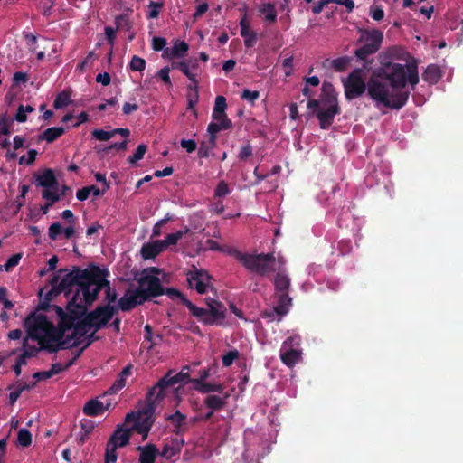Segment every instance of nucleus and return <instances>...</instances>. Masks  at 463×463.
<instances>
[{
  "label": "nucleus",
  "instance_id": "obj_46",
  "mask_svg": "<svg viewBox=\"0 0 463 463\" xmlns=\"http://www.w3.org/2000/svg\"><path fill=\"white\" fill-rule=\"evenodd\" d=\"M17 441L22 447H28L32 443V434L27 429H21L18 431Z\"/></svg>",
  "mask_w": 463,
  "mask_h": 463
},
{
  "label": "nucleus",
  "instance_id": "obj_49",
  "mask_svg": "<svg viewBox=\"0 0 463 463\" xmlns=\"http://www.w3.org/2000/svg\"><path fill=\"white\" fill-rule=\"evenodd\" d=\"M62 232L63 229L61 222H56L49 227L48 236L52 241H56Z\"/></svg>",
  "mask_w": 463,
  "mask_h": 463
},
{
  "label": "nucleus",
  "instance_id": "obj_25",
  "mask_svg": "<svg viewBox=\"0 0 463 463\" xmlns=\"http://www.w3.org/2000/svg\"><path fill=\"white\" fill-rule=\"evenodd\" d=\"M278 298L277 305L274 307V312L279 317L287 315L289 307L292 306V298L288 292L276 293Z\"/></svg>",
  "mask_w": 463,
  "mask_h": 463
},
{
  "label": "nucleus",
  "instance_id": "obj_36",
  "mask_svg": "<svg viewBox=\"0 0 463 463\" xmlns=\"http://www.w3.org/2000/svg\"><path fill=\"white\" fill-rule=\"evenodd\" d=\"M259 12L265 15L264 19L266 22L273 24L277 21V12L274 4L264 3L260 5Z\"/></svg>",
  "mask_w": 463,
  "mask_h": 463
},
{
  "label": "nucleus",
  "instance_id": "obj_29",
  "mask_svg": "<svg viewBox=\"0 0 463 463\" xmlns=\"http://www.w3.org/2000/svg\"><path fill=\"white\" fill-rule=\"evenodd\" d=\"M165 250L162 241H156L152 243H146L142 246L141 254L145 260L153 259L159 253Z\"/></svg>",
  "mask_w": 463,
  "mask_h": 463
},
{
  "label": "nucleus",
  "instance_id": "obj_24",
  "mask_svg": "<svg viewBox=\"0 0 463 463\" xmlns=\"http://www.w3.org/2000/svg\"><path fill=\"white\" fill-rule=\"evenodd\" d=\"M137 450L140 452L138 458L139 463H155L156 456L160 454L156 446L151 443L145 446H138Z\"/></svg>",
  "mask_w": 463,
  "mask_h": 463
},
{
  "label": "nucleus",
  "instance_id": "obj_2",
  "mask_svg": "<svg viewBox=\"0 0 463 463\" xmlns=\"http://www.w3.org/2000/svg\"><path fill=\"white\" fill-rule=\"evenodd\" d=\"M24 326L28 337L36 340L41 349L50 354L78 346V342H73L69 346L68 341H63L66 330L59 324L55 326L44 315L28 317L24 321Z\"/></svg>",
  "mask_w": 463,
  "mask_h": 463
},
{
  "label": "nucleus",
  "instance_id": "obj_16",
  "mask_svg": "<svg viewBox=\"0 0 463 463\" xmlns=\"http://www.w3.org/2000/svg\"><path fill=\"white\" fill-rule=\"evenodd\" d=\"M158 392L159 387H156V384H155L148 390L145 404L137 412H140V415L145 417L155 418L154 414L157 404L165 399V397H158Z\"/></svg>",
  "mask_w": 463,
  "mask_h": 463
},
{
  "label": "nucleus",
  "instance_id": "obj_38",
  "mask_svg": "<svg viewBox=\"0 0 463 463\" xmlns=\"http://www.w3.org/2000/svg\"><path fill=\"white\" fill-rule=\"evenodd\" d=\"M216 137L209 136L207 141H202L198 149V156L201 158H207L211 151L216 146Z\"/></svg>",
  "mask_w": 463,
  "mask_h": 463
},
{
  "label": "nucleus",
  "instance_id": "obj_40",
  "mask_svg": "<svg viewBox=\"0 0 463 463\" xmlns=\"http://www.w3.org/2000/svg\"><path fill=\"white\" fill-rule=\"evenodd\" d=\"M88 317L84 315L78 320L75 326L72 327L73 333L77 335L78 339L84 336L90 328L93 327L91 324H87Z\"/></svg>",
  "mask_w": 463,
  "mask_h": 463
},
{
  "label": "nucleus",
  "instance_id": "obj_33",
  "mask_svg": "<svg viewBox=\"0 0 463 463\" xmlns=\"http://www.w3.org/2000/svg\"><path fill=\"white\" fill-rule=\"evenodd\" d=\"M440 78V70L436 64L428 65L422 73V80L429 84H436Z\"/></svg>",
  "mask_w": 463,
  "mask_h": 463
},
{
  "label": "nucleus",
  "instance_id": "obj_52",
  "mask_svg": "<svg viewBox=\"0 0 463 463\" xmlns=\"http://www.w3.org/2000/svg\"><path fill=\"white\" fill-rule=\"evenodd\" d=\"M126 385V381L118 375L117 379L113 383V384L109 388V390L105 392V394H116L119 391H121Z\"/></svg>",
  "mask_w": 463,
  "mask_h": 463
},
{
  "label": "nucleus",
  "instance_id": "obj_55",
  "mask_svg": "<svg viewBox=\"0 0 463 463\" xmlns=\"http://www.w3.org/2000/svg\"><path fill=\"white\" fill-rule=\"evenodd\" d=\"M23 346L24 348L23 354H24L25 357L27 358H32V357H34L37 355L38 352L41 349V346L39 348H37L36 346H33V345H28V338H25L23 342Z\"/></svg>",
  "mask_w": 463,
  "mask_h": 463
},
{
  "label": "nucleus",
  "instance_id": "obj_22",
  "mask_svg": "<svg viewBox=\"0 0 463 463\" xmlns=\"http://www.w3.org/2000/svg\"><path fill=\"white\" fill-rule=\"evenodd\" d=\"M185 444L184 438H173L170 443L165 444L160 452L161 457L170 459L181 452L183 446Z\"/></svg>",
  "mask_w": 463,
  "mask_h": 463
},
{
  "label": "nucleus",
  "instance_id": "obj_17",
  "mask_svg": "<svg viewBox=\"0 0 463 463\" xmlns=\"http://www.w3.org/2000/svg\"><path fill=\"white\" fill-rule=\"evenodd\" d=\"M165 420L171 423L172 432L178 438H183V436L191 428V422L188 421L186 415L182 413L179 410H176L174 413L167 415L165 417Z\"/></svg>",
  "mask_w": 463,
  "mask_h": 463
},
{
  "label": "nucleus",
  "instance_id": "obj_51",
  "mask_svg": "<svg viewBox=\"0 0 463 463\" xmlns=\"http://www.w3.org/2000/svg\"><path fill=\"white\" fill-rule=\"evenodd\" d=\"M231 193L228 184L225 181H220L215 187L214 196L218 198L225 197Z\"/></svg>",
  "mask_w": 463,
  "mask_h": 463
},
{
  "label": "nucleus",
  "instance_id": "obj_37",
  "mask_svg": "<svg viewBox=\"0 0 463 463\" xmlns=\"http://www.w3.org/2000/svg\"><path fill=\"white\" fill-rule=\"evenodd\" d=\"M190 232V228L185 227L184 230H180L177 231L176 232L166 235L165 238L162 240V242L165 245V250L171 245H176L178 241L181 240L184 235L188 234Z\"/></svg>",
  "mask_w": 463,
  "mask_h": 463
},
{
  "label": "nucleus",
  "instance_id": "obj_43",
  "mask_svg": "<svg viewBox=\"0 0 463 463\" xmlns=\"http://www.w3.org/2000/svg\"><path fill=\"white\" fill-rule=\"evenodd\" d=\"M71 103V94L65 90L59 93L53 102V107L56 109H63Z\"/></svg>",
  "mask_w": 463,
  "mask_h": 463
},
{
  "label": "nucleus",
  "instance_id": "obj_7",
  "mask_svg": "<svg viewBox=\"0 0 463 463\" xmlns=\"http://www.w3.org/2000/svg\"><path fill=\"white\" fill-rule=\"evenodd\" d=\"M78 298L79 292H75L67 303V312H65L62 307L54 306L56 314L60 318L58 324L66 331L72 329L78 320L81 318L87 311V305L78 303Z\"/></svg>",
  "mask_w": 463,
  "mask_h": 463
},
{
  "label": "nucleus",
  "instance_id": "obj_23",
  "mask_svg": "<svg viewBox=\"0 0 463 463\" xmlns=\"http://www.w3.org/2000/svg\"><path fill=\"white\" fill-rule=\"evenodd\" d=\"M132 432L131 428L125 429L123 425H118L109 440H112L118 448H123L129 443Z\"/></svg>",
  "mask_w": 463,
  "mask_h": 463
},
{
  "label": "nucleus",
  "instance_id": "obj_34",
  "mask_svg": "<svg viewBox=\"0 0 463 463\" xmlns=\"http://www.w3.org/2000/svg\"><path fill=\"white\" fill-rule=\"evenodd\" d=\"M290 278L284 272H278L274 279L276 293L288 292Z\"/></svg>",
  "mask_w": 463,
  "mask_h": 463
},
{
  "label": "nucleus",
  "instance_id": "obj_8",
  "mask_svg": "<svg viewBox=\"0 0 463 463\" xmlns=\"http://www.w3.org/2000/svg\"><path fill=\"white\" fill-rule=\"evenodd\" d=\"M275 260L274 253H247L242 265L249 271L264 277L275 270Z\"/></svg>",
  "mask_w": 463,
  "mask_h": 463
},
{
  "label": "nucleus",
  "instance_id": "obj_3",
  "mask_svg": "<svg viewBox=\"0 0 463 463\" xmlns=\"http://www.w3.org/2000/svg\"><path fill=\"white\" fill-rule=\"evenodd\" d=\"M310 113L316 115L322 129H328L336 115L341 113L337 94L330 82L322 85L319 99H308L307 104Z\"/></svg>",
  "mask_w": 463,
  "mask_h": 463
},
{
  "label": "nucleus",
  "instance_id": "obj_56",
  "mask_svg": "<svg viewBox=\"0 0 463 463\" xmlns=\"http://www.w3.org/2000/svg\"><path fill=\"white\" fill-rule=\"evenodd\" d=\"M21 258L22 254L20 253L12 255L4 265L5 270L6 272L11 271L14 267H16L19 264Z\"/></svg>",
  "mask_w": 463,
  "mask_h": 463
},
{
  "label": "nucleus",
  "instance_id": "obj_64",
  "mask_svg": "<svg viewBox=\"0 0 463 463\" xmlns=\"http://www.w3.org/2000/svg\"><path fill=\"white\" fill-rule=\"evenodd\" d=\"M199 378H193L190 383L194 386H199V383H205V380L210 376V368H204L199 372Z\"/></svg>",
  "mask_w": 463,
  "mask_h": 463
},
{
  "label": "nucleus",
  "instance_id": "obj_62",
  "mask_svg": "<svg viewBox=\"0 0 463 463\" xmlns=\"http://www.w3.org/2000/svg\"><path fill=\"white\" fill-rule=\"evenodd\" d=\"M171 220V216H169L168 214L164 218V219H161L159 220L153 227V230H152V236L153 237H158L161 235V228L168 222Z\"/></svg>",
  "mask_w": 463,
  "mask_h": 463
},
{
  "label": "nucleus",
  "instance_id": "obj_45",
  "mask_svg": "<svg viewBox=\"0 0 463 463\" xmlns=\"http://www.w3.org/2000/svg\"><path fill=\"white\" fill-rule=\"evenodd\" d=\"M351 58L347 56L339 57L331 61V67L336 71H344L348 67Z\"/></svg>",
  "mask_w": 463,
  "mask_h": 463
},
{
  "label": "nucleus",
  "instance_id": "obj_15",
  "mask_svg": "<svg viewBox=\"0 0 463 463\" xmlns=\"http://www.w3.org/2000/svg\"><path fill=\"white\" fill-rule=\"evenodd\" d=\"M189 374L183 373L181 371L173 374V371H168L159 381L156 383L159 387L158 397H165L168 388L174 387L176 383H190Z\"/></svg>",
  "mask_w": 463,
  "mask_h": 463
},
{
  "label": "nucleus",
  "instance_id": "obj_63",
  "mask_svg": "<svg viewBox=\"0 0 463 463\" xmlns=\"http://www.w3.org/2000/svg\"><path fill=\"white\" fill-rule=\"evenodd\" d=\"M81 429L84 430V434L80 437V441L83 443L86 438L92 432L94 424L91 420H85L81 422Z\"/></svg>",
  "mask_w": 463,
  "mask_h": 463
},
{
  "label": "nucleus",
  "instance_id": "obj_32",
  "mask_svg": "<svg viewBox=\"0 0 463 463\" xmlns=\"http://www.w3.org/2000/svg\"><path fill=\"white\" fill-rule=\"evenodd\" d=\"M65 132L63 127H51L38 136V141L45 140L47 143H53Z\"/></svg>",
  "mask_w": 463,
  "mask_h": 463
},
{
  "label": "nucleus",
  "instance_id": "obj_10",
  "mask_svg": "<svg viewBox=\"0 0 463 463\" xmlns=\"http://www.w3.org/2000/svg\"><path fill=\"white\" fill-rule=\"evenodd\" d=\"M363 76V69H354L344 80L345 96L347 100L361 97L367 90V83Z\"/></svg>",
  "mask_w": 463,
  "mask_h": 463
},
{
  "label": "nucleus",
  "instance_id": "obj_47",
  "mask_svg": "<svg viewBox=\"0 0 463 463\" xmlns=\"http://www.w3.org/2000/svg\"><path fill=\"white\" fill-rule=\"evenodd\" d=\"M146 60L137 56L134 55L129 62V68L133 71H143L146 68Z\"/></svg>",
  "mask_w": 463,
  "mask_h": 463
},
{
  "label": "nucleus",
  "instance_id": "obj_57",
  "mask_svg": "<svg viewBox=\"0 0 463 463\" xmlns=\"http://www.w3.org/2000/svg\"><path fill=\"white\" fill-rule=\"evenodd\" d=\"M92 137L99 141H107L113 137V133L112 131L95 129L92 131Z\"/></svg>",
  "mask_w": 463,
  "mask_h": 463
},
{
  "label": "nucleus",
  "instance_id": "obj_20",
  "mask_svg": "<svg viewBox=\"0 0 463 463\" xmlns=\"http://www.w3.org/2000/svg\"><path fill=\"white\" fill-rule=\"evenodd\" d=\"M241 36L244 38V44L247 48H251L257 42V33L250 29V23L247 18L246 13L240 20Z\"/></svg>",
  "mask_w": 463,
  "mask_h": 463
},
{
  "label": "nucleus",
  "instance_id": "obj_59",
  "mask_svg": "<svg viewBox=\"0 0 463 463\" xmlns=\"http://www.w3.org/2000/svg\"><path fill=\"white\" fill-rule=\"evenodd\" d=\"M241 98L247 101L253 103L260 98V92L258 90H250L248 89L243 90Z\"/></svg>",
  "mask_w": 463,
  "mask_h": 463
},
{
  "label": "nucleus",
  "instance_id": "obj_6",
  "mask_svg": "<svg viewBox=\"0 0 463 463\" xmlns=\"http://www.w3.org/2000/svg\"><path fill=\"white\" fill-rule=\"evenodd\" d=\"M361 35L357 41V44H362L354 52L355 57L364 62V68H367V64L371 63L368 61V57L376 53L381 48L383 33L378 29L373 30H360Z\"/></svg>",
  "mask_w": 463,
  "mask_h": 463
},
{
  "label": "nucleus",
  "instance_id": "obj_48",
  "mask_svg": "<svg viewBox=\"0 0 463 463\" xmlns=\"http://www.w3.org/2000/svg\"><path fill=\"white\" fill-rule=\"evenodd\" d=\"M147 150V146L145 144L138 145L133 156H130L128 158V163L136 164L137 161L141 160L144 157Z\"/></svg>",
  "mask_w": 463,
  "mask_h": 463
},
{
  "label": "nucleus",
  "instance_id": "obj_39",
  "mask_svg": "<svg viewBox=\"0 0 463 463\" xmlns=\"http://www.w3.org/2000/svg\"><path fill=\"white\" fill-rule=\"evenodd\" d=\"M194 390L201 393L222 392L224 386L222 383H199V386H194Z\"/></svg>",
  "mask_w": 463,
  "mask_h": 463
},
{
  "label": "nucleus",
  "instance_id": "obj_12",
  "mask_svg": "<svg viewBox=\"0 0 463 463\" xmlns=\"http://www.w3.org/2000/svg\"><path fill=\"white\" fill-rule=\"evenodd\" d=\"M137 290L146 297V301L149 298H156L165 294V289L158 277L152 275H143L138 279Z\"/></svg>",
  "mask_w": 463,
  "mask_h": 463
},
{
  "label": "nucleus",
  "instance_id": "obj_35",
  "mask_svg": "<svg viewBox=\"0 0 463 463\" xmlns=\"http://www.w3.org/2000/svg\"><path fill=\"white\" fill-rule=\"evenodd\" d=\"M227 108L226 99L223 96H217L215 99L214 108L212 118L214 120H219L221 118H228L225 109Z\"/></svg>",
  "mask_w": 463,
  "mask_h": 463
},
{
  "label": "nucleus",
  "instance_id": "obj_61",
  "mask_svg": "<svg viewBox=\"0 0 463 463\" xmlns=\"http://www.w3.org/2000/svg\"><path fill=\"white\" fill-rule=\"evenodd\" d=\"M370 15L375 21H381L384 17V11L380 5H372L370 8Z\"/></svg>",
  "mask_w": 463,
  "mask_h": 463
},
{
  "label": "nucleus",
  "instance_id": "obj_42",
  "mask_svg": "<svg viewBox=\"0 0 463 463\" xmlns=\"http://www.w3.org/2000/svg\"><path fill=\"white\" fill-rule=\"evenodd\" d=\"M118 447L112 440H108L105 451V463H115L118 458L117 449Z\"/></svg>",
  "mask_w": 463,
  "mask_h": 463
},
{
  "label": "nucleus",
  "instance_id": "obj_30",
  "mask_svg": "<svg viewBox=\"0 0 463 463\" xmlns=\"http://www.w3.org/2000/svg\"><path fill=\"white\" fill-rule=\"evenodd\" d=\"M229 394L225 393L223 397H220L218 395L214 394H209L204 399V405L209 409L213 411H221L223 409L227 403V399L229 398Z\"/></svg>",
  "mask_w": 463,
  "mask_h": 463
},
{
  "label": "nucleus",
  "instance_id": "obj_11",
  "mask_svg": "<svg viewBox=\"0 0 463 463\" xmlns=\"http://www.w3.org/2000/svg\"><path fill=\"white\" fill-rule=\"evenodd\" d=\"M154 422L155 418L145 417L140 415V412L130 411L125 417V424H132L130 427L132 431L142 435L143 440L147 439Z\"/></svg>",
  "mask_w": 463,
  "mask_h": 463
},
{
  "label": "nucleus",
  "instance_id": "obj_21",
  "mask_svg": "<svg viewBox=\"0 0 463 463\" xmlns=\"http://www.w3.org/2000/svg\"><path fill=\"white\" fill-rule=\"evenodd\" d=\"M58 280H59V274L54 275L50 284L52 288L46 292L45 296L43 298V301L39 305V308L44 311H47L50 307V302L59 296L61 293H62V290H60V288L58 286Z\"/></svg>",
  "mask_w": 463,
  "mask_h": 463
},
{
  "label": "nucleus",
  "instance_id": "obj_19",
  "mask_svg": "<svg viewBox=\"0 0 463 463\" xmlns=\"http://www.w3.org/2000/svg\"><path fill=\"white\" fill-rule=\"evenodd\" d=\"M88 317L87 324H91L95 328V332L105 327L110 321L109 317H107L106 309L103 305L98 306L94 310L85 313Z\"/></svg>",
  "mask_w": 463,
  "mask_h": 463
},
{
  "label": "nucleus",
  "instance_id": "obj_54",
  "mask_svg": "<svg viewBox=\"0 0 463 463\" xmlns=\"http://www.w3.org/2000/svg\"><path fill=\"white\" fill-rule=\"evenodd\" d=\"M164 4L162 2H154L151 1L148 5L149 13L147 14L148 19H156L159 15L160 9L163 7Z\"/></svg>",
  "mask_w": 463,
  "mask_h": 463
},
{
  "label": "nucleus",
  "instance_id": "obj_9",
  "mask_svg": "<svg viewBox=\"0 0 463 463\" xmlns=\"http://www.w3.org/2000/svg\"><path fill=\"white\" fill-rule=\"evenodd\" d=\"M108 274L107 269H101V273H99V277L90 280L91 288L88 289V288H86L87 297L85 305H91L97 299L102 288H106L105 293L108 304L114 303L117 300L118 294L116 290L110 287L109 281L105 279Z\"/></svg>",
  "mask_w": 463,
  "mask_h": 463
},
{
  "label": "nucleus",
  "instance_id": "obj_41",
  "mask_svg": "<svg viewBox=\"0 0 463 463\" xmlns=\"http://www.w3.org/2000/svg\"><path fill=\"white\" fill-rule=\"evenodd\" d=\"M14 118H9L6 114L0 115V135L9 136L12 133Z\"/></svg>",
  "mask_w": 463,
  "mask_h": 463
},
{
  "label": "nucleus",
  "instance_id": "obj_58",
  "mask_svg": "<svg viewBox=\"0 0 463 463\" xmlns=\"http://www.w3.org/2000/svg\"><path fill=\"white\" fill-rule=\"evenodd\" d=\"M115 23L118 29L125 27L127 30H129L132 26L131 22L127 14L118 15L115 19Z\"/></svg>",
  "mask_w": 463,
  "mask_h": 463
},
{
  "label": "nucleus",
  "instance_id": "obj_60",
  "mask_svg": "<svg viewBox=\"0 0 463 463\" xmlns=\"http://www.w3.org/2000/svg\"><path fill=\"white\" fill-rule=\"evenodd\" d=\"M223 251H225L227 254L234 257L241 264H243V261L245 260V258L247 256V253H242L240 250H238L236 248H232V247H228Z\"/></svg>",
  "mask_w": 463,
  "mask_h": 463
},
{
  "label": "nucleus",
  "instance_id": "obj_50",
  "mask_svg": "<svg viewBox=\"0 0 463 463\" xmlns=\"http://www.w3.org/2000/svg\"><path fill=\"white\" fill-rule=\"evenodd\" d=\"M240 356V353L238 350H231L226 354H224L222 358V363L224 367L231 366L235 360H237Z\"/></svg>",
  "mask_w": 463,
  "mask_h": 463
},
{
  "label": "nucleus",
  "instance_id": "obj_1",
  "mask_svg": "<svg viewBox=\"0 0 463 463\" xmlns=\"http://www.w3.org/2000/svg\"><path fill=\"white\" fill-rule=\"evenodd\" d=\"M407 81L412 90L419 83L416 64L382 62L367 82V94L386 108L400 109L405 106L410 96L409 90H402Z\"/></svg>",
  "mask_w": 463,
  "mask_h": 463
},
{
  "label": "nucleus",
  "instance_id": "obj_44",
  "mask_svg": "<svg viewBox=\"0 0 463 463\" xmlns=\"http://www.w3.org/2000/svg\"><path fill=\"white\" fill-rule=\"evenodd\" d=\"M188 49H189V45L185 42H184V41L176 42L174 44V46L172 47L171 55L173 57H178V58L184 57V55L187 52Z\"/></svg>",
  "mask_w": 463,
  "mask_h": 463
},
{
  "label": "nucleus",
  "instance_id": "obj_26",
  "mask_svg": "<svg viewBox=\"0 0 463 463\" xmlns=\"http://www.w3.org/2000/svg\"><path fill=\"white\" fill-rule=\"evenodd\" d=\"M185 63L188 70V75H185L189 80L191 81V84L188 85V90L196 89L197 85L199 84L197 76L201 73V70L199 67V61L197 59H188L185 60Z\"/></svg>",
  "mask_w": 463,
  "mask_h": 463
},
{
  "label": "nucleus",
  "instance_id": "obj_53",
  "mask_svg": "<svg viewBox=\"0 0 463 463\" xmlns=\"http://www.w3.org/2000/svg\"><path fill=\"white\" fill-rule=\"evenodd\" d=\"M42 195L43 199L52 204H54L61 199V194H57L56 190L53 189H44Z\"/></svg>",
  "mask_w": 463,
  "mask_h": 463
},
{
  "label": "nucleus",
  "instance_id": "obj_28",
  "mask_svg": "<svg viewBox=\"0 0 463 463\" xmlns=\"http://www.w3.org/2000/svg\"><path fill=\"white\" fill-rule=\"evenodd\" d=\"M109 404L104 403L97 399L90 400L83 407V413L88 416H98L108 411Z\"/></svg>",
  "mask_w": 463,
  "mask_h": 463
},
{
  "label": "nucleus",
  "instance_id": "obj_5",
  "mask_svg": "<svg viewBox=\"0 0 463 463\" xmlns=\"http://www.w3.org/2000/svg\"><path fill=\"white\" fill-rule=\"evenodd\" d=\"M207 308L198 307L189 299H184L190 315L205 326H222L226 318L227 309L223 303L214 298H205Z\"/></svg>",
  "mask_w": 463,
  "mask_h": 463
},
{
  "label": "nucleus",
  "instance_id": "obj_27",
  "mask_svg": "<svg viewBox=\"0 0 463 463\" xmlns=\"http://www.w3.org/2000/svg\"><path fill=\"white\" fill-rule=\"evenodd\" d=\"M36 182L39 186L45 189H57L58 181L52 169H45L42 175H36Z\"/></svg>",
  "mask_w": 463,
  "mask_h": 463
},
{
  "label": "nucleus",
  "instance_id": "obj_13",
  "mask_svg": "<svg viewBox=\"0 0 463 463\" xmlns=\"http://www.w3.org/2000/svg\"><path fill=\"white\" fill-rule=\"evenodd\" d=\"M186 279L191 288H194L199 294H205L212 277L206 270L193 266V269L186 272Z\"/></svg>",
  "mask_w": 463,
  "mask_h": 463
},
{
  "label": "nucleus",
  "instance_id": "obj_31",
  "mask_svg": "<svg viewBox=\"0 0 463 463\" xmlns=\"http://www.w3.org/2000/svg\"><path fill=\"white\" fill-rule=\"evenodd\" d=\"M217 122H211L207 127L209 136L217 138V133L232 128V123L228 118H221Z\"/></svg>",
  "mask_w": 463,
  "mask_h": 463
},
{
  "label": "nucleus",
  "instance_id": "obj_18",
  "mask_svg": "<svg viewBox=\"0 0 463 463\" xmlns=\"http://www.w3.org/2000/svg\"><path fill=\"white\" fill-rule=\"evenodd\" d=\"M146 301V297L143 296L141 290L128 289L124 296L118 300V307L128 312L135 308L137 305H141Z\"/></svg>",
  "mask_w": 463,
  "mask_h": 463
},
{
  "label": "nucleus",
  "instance_id": "obj_14",
  "mask_svg": "<svg viewBox=\"0 0 463 463\" xmlns=\"http://www.w3.org/2000/svg\"><path fill=\"white\" fill-rule=\"evenodd\" d=\"M299 340L298 336H289L283 342L279 357L288 367L295 366L301 358V352L294 348L295 345H299Z\"/></svg>",
  "mask_w": 463,
  "mask_h": 463
},
{
  "label": "nucleus",
  "instance_id": "obj_4",
  "mask_svg": "<svg viewBox=\"0 0 463 463\" xmlns=\"http://www.w3.org/2000/svg\"><path fill=\"white\" fill-rule=\"evenodd\" d=\"M99 273H101V269L96 265H90L89 269H84L75 266L73 270L67 272L61 279H59L58 286L67 298H71V294L79 292V297L82 294L85 302L86 288H91L90 280L99 277Z\"/></svg>",
  "mask_w": 463,
  "mask_h": 463
}]
</instances>
